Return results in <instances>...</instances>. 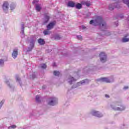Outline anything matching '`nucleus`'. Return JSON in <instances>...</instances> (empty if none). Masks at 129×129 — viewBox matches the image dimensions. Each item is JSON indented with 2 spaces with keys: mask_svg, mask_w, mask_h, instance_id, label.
I'll return each mask as SVG.
<instances>
[{
  "mask_svg": "<svg viewBox=\"0 0 129 129\" xmlns=\"http://www.w3.org/2000/svg\"><path fill=\"white\" fill-rule=\"evenodd\" d=\"M90 25H93V26H98L101 31H106L107 30V24L106 22L103 20L102 17L100 16H97L94 20H92L90 21Z\"/></svg>",
  "mask_w": 129,
  "mask_h": 129,
  "instance_id": "f257e3e1",
  "label": "nucleus"
},
{
  "mask_svg": "<svg viewBox=\"0 0 129 129\" xmlns=\"http://www.w3.org/2000/svg\"><path fill=\"white\" fill-rule=\"evenodd\" d=\"M111 108L113 109V110L117 111H122L125 109V106L121 104V103H116L115 104H112L110 105Z\"/></svg>",
  "mask_w": 129,
  "mask_h": 129,
  "instance_id": "f03ea898",
  "label": "nucleus"
},
{
  "mask_svg": "<svg viewBox=\"0 0 129 129\" xmlns=\"http://www.w3.org/2000/svg\"><path fill=\"white\" fill-rule=\"evenodd\" d=\"M47 104L51 106L57 105L58 104V98L54 96L49 97L47 100Z\"/></svg>",
  "mask_w": 129,
  "mask_h": 129,
  "instance_id": "7ed1b4c3",
  "label": "nucleus"
},
{
  "mask_svg": "<svg viewBox=\"0 0 129 129\" xmlns=\"http://www.w3.org/2000/svg\"><path fill=\"white\" fill-rule=\"evenodd\" d=\"M95 81H98L99 82H106V83H111L114 82V78L113 77H111L110 78H101L100 79H97L95 80Z\"/></svg>",
  "mask_w": 129,
  "mask_h": 129,
  "instance_id": "20e7f679",
  "label": "nucleus"
},
{
  "mask_svg": "<svg viewBox=\"0 0 129 129\" xmlns=\"http://www.w3.org/2000/svg\"><path fill=\"white\" fill-rule=\"evenodd\" d=\"M36 42V37L34 36H32L31 37V39L30 41V46L28 47L27 52H31L33 49H34V47L35 46V42Z\"/></svg>",
  "mask_w": 129,
  "mask_h": 129,
  "instance_id": "39448f33",
  "label": "nucleus"
},
{
  "mask_svg": "<svg viewBox=\"0 0 129 129\" xmlns=\"http://www.w3.org/2000/svg\"><path fill=\"white\" fill-rule=\"evenodd\" d=\"M89 81H90L88 79L84 80L72 86V89H73V88H77V87L81 86V85H83L84 84H85V83H88L89 82Z\"/></svg>",
  "mask_w": 129,
  "mask_h": 129,
  "instance_id": "423d86ee",
  "label": "nucleus"
},
{
  "mask_svg": "<svg viewBox=\"0 0 129 129\" xmlns=\"http://www.w3.org/2000/svg\"><path fill=\"white\" fill-rule=\"evenodd\" d=\"M100 60L102 63H105L107 60V56L106 53L104 52H101L99 54Z\"/></svg>",
  "mask_w": 129,
  "mask_h": 129,
  "instance_id": "0eeeda50",
  "label": "nucleus"
},
{
  "mask_svg": "<svg viewBox=\"0 0 129 129\" xmlns=\"http://www.w3.org/2000/svg\"><path fill=\"white\" fill-rule=\"evenodd\" d=\"M91 114L93 116H96L97 117H102L103 114L98 111L93 110L91 112Z\"/></svg>",
  "mask_w": 129,
  "mask_h": 129,
  "instance_id": "6e6552de",
  "label": "nucleus"
},
{
  "mask_svg": "<svg viewBox=\"0 0 129 129\" xmlns=\"http://www.w3.org/2000/svg\"><path fill=\"white\" fill-rule=\"evenodd\" d=\"M51 17L49 14H45L43 19V25H46L50 20Z\"/></svg>",
  "mask_w": 129,
  "mask_h": 129,
  "instance_id": "1a4fd4ad",
  "label": "nucleus"
},
{
  "mask_svg": "<svg viewBox=\"0 0 129 129\" xmlns=\"http://www.w3.org/2000/svg\"><path fill=\"white\" fill-rule=\"evenodd\" d=\"M115 8L119 9V6L118 5V3H116L110 4V5H109L108 10H109L110 11H113Z\"/></svg>",
  "mask_w": 129,
  "mask_h": 129,
  "instance_id": "9d476101",
  "label": "nucleus"
},
{
  "mask_svg": "<svg viewBox=\"0 0 129 129\" xmlns=\"http://www.w3.org/2000/svg\"><path fill=\"white\" fill-rule=\"evenodd\" d=\"M10 4L8 2H5L3 5V11L5 13H8L9 11V7Z\"/></svg>",
  "mask_w": 129,
  "mask_h": 129,
  "instance_id": "9b49d317",
  "label": "nucleus"
},
{
  "mask_svg": "<svg viewBox=\"0 0 129 129\" xmlns=\"http://www.w3.org/2000/svg\"><path fill=\"white\" fill-rule=\"evenodd\" d=\"M55 25H56L55 21H52L50 22L47 26V30H52V29H53L55 26Z\"/></svg>",
  "mask_w": 129,
  "mask_h": 129,
  "instance_id": "f8f14e48",
  "label": "nucleus"
},
{
  "mask_svg": "<svg viewBox=\"0 0 129 129\" xmlns=\"http://www.w3.org/2000/svg\"><path fill=\"white\" fill-rule=\"evenodd\" d=\"M67 81L69 83H70V84H72L73 82H75V81H76V80L74 79V77H72L71 76H70L69 77Z\"/></svg>",
  "mask_w": 129,
  "mask_h": 129,
  "instance_id": "ddd939ff",
  "label": "nucleus"
},
{
  "mask_svg": "<svg viewBox=\"0 0 129 129\" xmlns=\"http://www.w3.org/2000/svg\"><path fill=\"white\" fill-rule=\"evenodd\" d=\"M25 30V24H21V34H22V38H24L25 37V33L24 32V31Z\"/></svg>",
  "mask_w": 129,
  "mask_h": 129,
  "instance_id": "4468645a",
  "label": "nucleus"
},
{
  "mask_svg": "<svg viewBox=\"0 0 129 129\" xmlns=\"http://www.w3.org/2000/svg\"><path fill=\"white\" fill-rule=\"evenodd\" d=\"M13 59H16L18 57V49H14L12 53Z\"/></svg>",
  "mask_w": 129,
  "mask_h": 129,
  "instance_id": "2eb2a0df",
  "label": "nucleus"
},
{
  "mask_svg": "<svg viewBox=\"0 0 129 129\" xmlns=\"http://www.w3.org/2000/svg\"><path fill=\"white\" fill-rule=\"evenodd\" d=\"M68 7H70V8H74L75 7V3L72 1H70L68 2Z\"/></svg>",
  "mask_w": 129,
  "mask_h": 129,
  "instance_id": "dca6fc26",
  "label": "nucleus"
},
{
  "mask_svg": "<svg viewBox=\"0 0 129 129\" xmlns=\"http://www.w3.org/2000/svg\"><path fill=\"white\" fill-rule=\"evenodd\" d=\"M127 36H128V34L126 35L122 39L121 42H122V43H126L129 42V38H126Z\"/></svg>",
  "mask_w": 129,
  "mask_h": 129,
  "instance_id": "f3484780",
  "label": "nucleus"
},
{
  "mask_svg": "<svg viewBox=\"0 0 129 129\" xmlns=\"http://www.w3.org/2000/svg\"><path fill=\"white\" fill-rule=\"evenodd\" d=\"M38 42L40 45H45V40L43 38L38 39Z\"/></svg>",
  "mask_w": 129,
  "mask_h": 129,
  "instance_id": "a211bd4d",
  "label": "nucleus"
},
{
  "mask_svg": "<svg viewBox=\"0 0 129 129\" xmlns=\"http://www.w3.org/2000/svg\"><path fill=\"white\" fill-rule=\"evenodd\" d=\"M16 79L17 82H19L20 86H22V83L21 82V79L19 77V75L16 76Z\"/></svg>",
  "mask_w": 129,
  "mask_h": 129,
  "instance_id": "6ab92c4d",
  "label": "nucleus"
},
{
  "mask_svg": "<svg viewBox=\"0 0 129 129\" xmlns=\"http://www.w3.org/2000/svg\"><path fill=\"white\" fill-rule=\"evenodd\" d=\"M43 34L44 36H47L48 35H50L51 34V32L50 31V30H44L43 31Z\"/></svg>",
  "mask_w": 129,
  "mask_h": 129,
  "instance_id": "aec40b11",
  "label": "nucleus"
},
{
  "mask_svg": "<svg viewBox=\"0 0 129 129\" xmlns=\"http://www.w3.org/2000/svg\"><path fill=\"white\" fill-rule=\"evenodd\" d=\"M75 7L78 10H80V9H81V8H82V5L80 3H78L77 5H75Z\"/></svg>",
  "mask_w": 129,
  "mask_h": 129,
  "instance_id": "412c9836",
  "label": "nucleus"
},
{
  "mask_svg": "<svg viewBox=\"0 0 129 129\" xmlns=\"http://www.w3.org/2000/svg\"><path fill=\"white\" fill-rule=\"evenodd\" d=\"M36 11H37V12H40V11H41V10H42V8L40 6V5H39V4L36 5Z\"/></svg>",
  "mask_w": 129,
  "mask_h": 129,
  "instance_id": "4be33fe9",
  "label": "nucleus"
},
{
  "mask_svg": "<svg viewBox=\"0 0 129 129\" xmlns=\"http://www.w3.org/2000/svg\"><path fill=\"white\" fill-rule=\"evenodd\" d=\"M5 66V61L4 59H0V67H4Z\"/></svg>",
  "mask_w": 129,
  "mask_h": 129,
  "instance_id": "5701e85b",
  "label": "nucleus"
},
{
  "mask_svg": "<svg viewBox=\"0 0 129 129\" xmlns=\"http://www.w3.org/2000/svg\"><path fill=\"white\" fill-rule=\"evenodd\" d=\"M10 9H11V11H14V10H15L16 9V5L14 4H12L10 5Z\"/></svg>",
  "mask_w": 129,
  "mask_h": 129,
  "instance_id": "b1692460",
  "label": "nucleus"
},
{
  "mask_svg": "<svg viewBox=\"0 0 129 129\" xmlns=\"http://www.w3.org/2000/svg\"><path fill=\"white\" fill-rule=\"evenodd\" d=\"M17 128V125H11L8 127V129H15Z\"/></svg>",
  "mask_w": 129,
  "mask_h": 129,
  "instance_id": "393cba45",
  "label": "nucleus"
},
{
  "mask_svg": "<svg viewBox=\"0 0 129 129\" xmlns=\"http://www.w3.org/2000/svg\"><path fill=\"white\" fill-rule=\"evenodd\" d=\"M53 75L55 76H59V75H60V72H59L58 71H55L53 72Z\"/></svg>",
  "mask_w": 129,
  "mask_h": 129,
  "instance_id": "a878e982",
  "label": "nucleus"
},
{
  "mask_svg": "<svg viewBox=\"0 0 129 129\" xmlns=\"http://www.w3.org/2000/svg\"><path fill=\"white\" fill-rule=\"evenodd\" d=\"M36 100L37 102H41V100H40V96L39 95H37L36 96Z\"/></svg>",
  "mask_w": 129,
  "mask_h": 129,
  "instance_id": "bb28decb",
  "label": "nucleus"
},
{
  "mask_svg": "<svg viewBox=\"0 0 129 129\" xmlns=\"http://www.w3.org/2000/svg\"><path fill=\"white\" fill-rule=\"evenodd\" d=\"M6 84H7V85L10 87V88H12V87L11 86V85H10V82H9V81L8 80H7L5 81Z\"/></svg>",
  "mask_w": 129,
  "mask_h": 129,
  "instance_id": "cd10ccee",
  "label": "nucleus"
},
{
  "mask_svg": "<svg viewBox=\"0 0 129 129\" xmlns=\"http://www.w3.org/2000/svg\"><path fill=\"white\" fill-rule=\"evenodd\" d=\"M128 126L125 124H123L122 126H121V128H127Z\"/></svg>",
  "mask_w": 129,
  "mask_h": 129,
  "instance_id": "c85d7f7f",
  "label": "nucleus"
},
{
  "mask_svg": "<svg viewBox=\"0 0 129 129\" xmlns=\"http://www.w3.org/2000/svg\"><path fill=\"white\" fill-rule=\"evenodd\" d=\"M41 67L42 68V69H46L47 66H46V64L43 63L41 64Z\"/></svg>",
  "mask_w": 129,
  "mask_h": 129,
  "instance_id": "c756f323",
  "label": "nucleus"
},
{
  "mask_svg": "<svg viewBox=\"0 0 129 129\" xmlns=\"http://www.w3.org/2000/svg\"><path fill=\"white\" fill-rule=\"evenodd\" d=\"M111 35V32H109L108 31H106L105 32V35L106 36H110Z\"/></svg>",
  "mask_w": 129,
  "mask_h": 129,
  "instance_id": "7c9ffc66",
  "label": "nucleus"
},
{
  "mask_svg": "<svg viewBox=\"0 0 129 129\" xmlns=\"http://www.w3.org/2000/svg\"><path fill=\"white\" fill-rule=\"evenodd\" d=\"M54 39L55 40H60V36H59L58 35H55L54 37Z\"/></svg>",
  "mask_w": 129,
  "mask_h": 129,
  "instance_id": "2f4dec72",
  "label": "nucleus"
},
{
  "mask_svg": "<svg viewBox=\"0 0 129 129\" xmlns=\"http://www.w3.org/2000/svg\"><path fill=\"white\" fill-rule=\"evenodd\" d=\"M39 3V0H34L32 2L33 5H35L36 4H38Z\"/></svg>",
  "mask_w": 129,
  "mask_h": 129,
  "instance_id": "473e14b6",
  "label": "nucleus"
},
{
  "mask_svg": "<svg viewBox=\"0 0 129 129\" xmlns=\"http://www.w3.org/2000/svg\"><path fill=\"white\" fill-rule=\"evenodd\" d=\"M90 16H91V13H90V12H88L86 14V18H90Z\"/></svg>",
  "mask_w": 129,
  "mask_h": 129,
  "instance_id": "72a5a7b5",
  "label": "nucleus"
},
{
  "mask_svg": "<svg viewBox=\"0 0 129 129\" xmlns=\"http://www.w3.org/2000/svg\"><path fill=\"white\" fill-rule=\"evenodd\" d=\"M118 18H120V19H123V14H120L117 19H118Z\"/></svg>",
  "mask_w": 129,
  "mask_h": 129,
  "instance_id": "f704fd0d",
  "label": "nucleus"
},
{
  "mask_svg": "<svg viewBox=\"0 0 129 129\" xmlns=\"http://www.w3.org/2000/svg\"><path fill=\"white\" fill-rule=\"evenodd\" d=\"M3 105H4V101H2L0 102V109L2 108Z\"/></svg>",
  "mask_w": 129,
  "mask_h": 129,
  "instance_id": "c9c22d12",
  "label": "nucleus"
},
{
  "mask_svg": "<svg viewBox=\"0 0 129 129\" xmlns=\"http://www.w3.org/2000/svg\"><path fill=\"white\" fill-rule=\"evenodd\" d=\"M77 38L78 39V40H81L82 39L81 35H77Z\"/></svg>",
  "mask_w": 129,
  "mask_h": 129,
  "instance_id": "e433bc0d",
  "label": "nucleus"
},
{
  "mask_svg": "<svg viewBox=\"0 0 129 129\" xmlns=\"http://www.w3.org/2000/svg\"><path fill=\"white\" fill-rule=\"evenodd\" d=\"M129 87L128 86H125L123 88V90H127V89H128Z\"/></svg>",
  "mask_w": 129,
  "mask_h": 129,
  "instance_id": "4c0bfd02",
  "label": "nucleus"
},
{
  "mask_svg": "<svg viewBox=\"0 0 129 129\" xmlns=\"http://www.w3.org/2000/svg\"><path fill=\"white\" fill-rule=\"evenodd\" d=\"M32 77L33 79H34V78H36V74L35 73L32 74Z\"/></svg>",
  "mask_w": 129,
  "mask_h": 129,
  "instance_id": "58836bf2",
  "label": "nucleus"
},
{
  "mask_svg": "<svg viewBox=\"0 0 129 129\" xmlns=\"http://www.w3.org/2000/svg\"><path fill=\"white\" fill-rule=\"evenodd\" d=\"M81 28L82 29V30H85L86 29V27L84 26V25H82Z\"/></svg>",
  "mask_w": 129,
  "mask_h": 129,
  "instance_id": "ea45409f",
  "label": "nucleus"
},
{
  "mask_svg": "<svg viewBox=\"0 0 129 129\" xmlns=\"http://www.w3.org/2000/svg\"><path fill=\"white\" fill-rule=\"evenodd\" d=\"M85 5H86V7H89L90 6V3H86Z\"/></svg>",
  "mask_w": 129,
  "mask_h": 129,
  "instance_id": "a19ab883",
  "label": "nucleus"
},
{
  "mask_svg": "<svg viewBox=\"0 0 129 129\" xmlns=\"http://www.w3.org/2000/svg\"><path fill=\"white\" fill-rule=\"evenodd\" d=\"M105 97H106L107 98H109V96L108 95H105Z\"/></svg>",
  "mask_w": 129,
  "mask_h": 129,
  "instance_id": "79ce46f5",
  "label": "nucleus"
},
{
  "mask_svg": "<svg viewBox=\"0 0 129 129\" xmlns=\"http://www.w3.org/2000/svg\"><path fill=\"white\" fill-rule=\"evenodd\" d=\"M115 25L116 27H117V26H118V23L117 22H115Z\"/></svg>",
  "mask_w": 129,
  "mask_h": 129,
  "instance_id": "37998d69",
  "label": "nucleus"
},
{
  "mask_svg": "<svg viewBox=\"0 0 129 129\" xmlns=\"http://www.w3.org/2000/svg\"><path fill=\"white\" fill-rule=\"evenodd\" d=\"M52 66L53 67H55L56 66V63L54 62L53 64H52Z\"/></svg>",
  "mask_w": 129,
  "mask_h": 129,
  "instance_id": "c03bdc74",
  "label": "nucleus"
},
{
  "mask_svg": "<svg viewBox=\"0 0 129 129\" xmlns=\"http://www.w3.org/2000/svg\"><path fill=\"white\" fill-rule=\"evenodd\" d=\"M99 36H102L101 33H98Z\"/></svg>",
  "mask_w": 129,
  "mask_h": 129,
  "instance_id": "a18cd8bd",
  "label": "nucleus"
},
{
  "mask_svg": "<svg viewBox=\"0 0 129 129\" xmlns=\"http://www.w3.org/2000/svg\"><path fill=\"white\" fill-rule=\"evenodd\" d=\"M127 20L128 21H129V16H128V17H127Z\"/></svg>",
  "mask_w": 129,
  "mask_h": 129,
  "instance_id": "49530a36",
  "label": "nucleus"
}]
</instances>
